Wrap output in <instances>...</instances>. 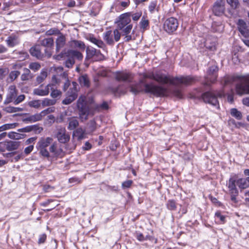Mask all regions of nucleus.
<instances>
[{"instance_id": "f257e3e1", "label": "nucleus", "mask_w": 249, "mask_h": 249, "mask_svg": "<svg viewBox=\"0 0 249 249\" xmlns=\"http://www.w3.org/2000/svg\"><path fill=\"white\" fill-rule=\"evenodd\" d=\"M130 91L134 94L141 92L152 94L156 96H165L168 94L167 89L153 83L147 84L144 80H140L139 82L130 86Z\"/></svg>"}, {"instance_id": "f03ea898", "label": "nucleus", "mask_w": 249, "mask_h": 249, "mask_svg": "<svg viewBox=\"0 0 249 249\" xmlns=\"http://www.w3.org/2000/svg\"><path fill=\"white\" fill-rule=\"evenodd\" d=\"M153 77V80H154L159 83L162 84H169L172 85H178L180 84L189 85L198 81L197 77L191 76L173 77L170 75L166 74L160 71L154 73Z\"/></svg>"}, {"instance_id": "7ed1b4c3", "label": "nucleus", "mask_w": 249, "mask_h": 249, "mask_svg": "<svg viewBox=\"0 0 249 249\" xmlns=\"http://www.w3.org/2000/svg\"><path fill=\"white\" fill-rule=\"evenodd\" d=\"M223 90L207 91L202 95V98L204 102L208 103L217 108H219V102L217 97H222L224 96Z\"/></svg>"}, {"instance_id": "20e7f679", "label": "nucleus", "mask_w": 249, "mask_h": 249, "mask_svg": "<svg viewBox=\"0 0 249 249\" xmlns=\"http://www.w3.org/2000/svg\"><path fill=\"white\" fill-rule=\"evenodd\" d=\"M77 107L79 111V118L82 121L88 119L89 114L90 107L85 101V97H80L77 102Z\"/></svg>"}, {"instance_id": "39448f33", "label": "nucleus", "mask_w": 249, "mask_h": 249, "mask_svg": "<svg viewBox=\"0 0 249 249\" xmlns=\"http://www.w3.org/2000/svg\"><path fill=\"white\" fill-rule=\"evenodd\" d=\"M103 39L108 45H113L114 41L118 42L121 37V33L118 29L113 31V33L111 30L105 32L103 34Z\"/></svg>"}, {"instance_id": "423d86ee", "label": "nucleus", "mask_w": 249, "mask_h": 249, "mask_svg": "<svg viewBox=\"0 0 249 249\" xmlns=\"http://www.w3.org/2000/svg\"><path fill=\"white\" fill-rule=\"evenodd\" d=\"M131 13L128 12L121 15L115 21L118 31L122 30L129 25L131 21Z\"/></svg>"}, {"instance_id": "0eeeda50", "label": "nucleus", "mask_w": 249, "mask_h": 249, "mask_svg": "<svg viewBox=\"0 0 249 249\" xmlns=\"http://www.w3.org/2000/svg\"><path fill=\"white\" fill-rule=\"evenodd\" d=\"M178 22L177 18L171 17L166 19L163 24L164 30L168 33L171 34L177 29Z\"/></svg>"}, {"instance_id": "6e6552de", "label": "nucleus", "mask_w": 249, "mask_h": 249, "mask_svg": "<svg viewBox=\"0 0 249 249\" xmlns=\"http://www.w3.org/2000/svg\"><path fill=\"white\" fill-rule=\"evenodd\" d=\"M218 71V67L215 65H213L209 67L207 71V74L205 77L206 81L204 83L206 85H209L211 83H214L217 78V72Z\"/></svg>"}, {"instance_id": "1a4fd4ad", "label": "nucleus", "mask_w": 249, "mask_h": 249, "mask_svg": "<svg viewBox=\"0 0 249 249\" xmlns=\"http://www.w3.org/2000/svg\"><path fill=\"white\" fill-rule=\"evenodd\" d=\"M236 178L231 177L227 183V186L229 189L230 193L231 195V200L234 203H237V201L236 196L238 194V191L235 185Z\"/></svg>"}, {"instance_id": "9d476101", "label": "nucleus", "mask_w": 249, "mask_h": 249, "mask_svg": "<svg viewBox=\"0 0 249 249\" xmlns=\"http://www.w3.org/2000/svg\"><path fill=\"white\" fill-rule=\"evenodd\" d=\"M236 92L239 95L249 94V77L243 79L236 85Z\"/></svg>"}, {"instance_id": "9b49d317", "label": "nucleus", "mask_w": 249, "mask_h": 249, "mask_svg": "<svg viewBox=\"0 0 249 249\" xmlns=\"http://www.w3.org/2000/svg\"><path fill=\"white\" fill-rule=\"evenodd\" d=\"M56 137L58 141L61 143H66L69 141L70 136L67 133L66 130L64 127H58L57 129Z\"/></svg>"}, {"instance_id": "f8f14e48", "label": "nucleus", "mask_w": 249, "mask_h": 249, "mask_svg": "<svg viewBox=\"0 0 249 249\" xmlns=\"http://www.w3.org/2000/svg\"><path fill=\"white\" fill-rule=\"evenodd\" d=\"M50 89H53L52 84H48L44 87L41 85L38 88L34 89L33 94L40 96H46L49 94Z\"/></svg>"}, {"instance_id": "ddd939ff", "label": "nucleus", "mask_w": 249, "mask_h": 249, "mask_svg": "<svg viewBox=\"0 0 249 249\" xmlns=\"http://www.w3.org/2000/svg\"><path fill=\"white\" fill-rule=\"evenodd\" d=\"M213 11L216 16L223 14L225 11L224 0H217L213 4Z\"/></svg>"}, {"instance_id": "4468645a", "label": "nucleus", "mask_w": 249, "mask_h": 249, "mask_svg": "<svg viewBox=\"0 0 249 249\" xmlns=\"http://www.w3.org/2000/svg\"><path fill=\"white\" fill-rule=\"evenodd\" d=\"M17 95V90L15 86H11L8 89V92L6 98L4 101V104H8L13 102Z\"/></svg>"}, {"instance_id": "2eb2a0df", "label": "nucleus", "mask_w": 249, "mask_h": 249, "mask_svg": "<svg viewBox=\"0 0 249 249\" xmlns=\"http://www.w3.org/2000/svg\"><path fill=\"white\" fill-rule=\"evenodd\" d=\"M115 79L118 81L130 82L133 79L132 75L128 72L117 71L115 73Z\"/></svg>"}, {"instance_id": "dca6fc26", "label": "nucleus", "mask_w": 249, "mask_h": 249, "mask_svg": "<svg viewBox=\"0 0 249 249\" xmlns=\"http://www.w3.org/2000/svg\"><path fill=\"white\" fill-rule=\"evenodd\" d=\"M238 28L244 37L249 38V30L248 29V27L246 23L242 19H239L237 23Z\"/></svg>"}, {"instance_id": "f3484780", "label": "nucleus", "mask_w": 249, "mask_h": 249, "mask_svg": "<svg viewBox=\"0 0 249 249\" xmlns=\"http://www.w3.org/2000/svg\"><path fill=\"white\" fill-rule=\"evenodd\" d=\"M94 56H99L100 59L104 57L101 54L99 50H97L93 47L88 46L86 49V59H90Z\"/></svg>"}, {"instance_id": "a211bd4d", "label": "nucleus", "mask_w": 249, "mask_h": 249, "mask_svg": "<svg viewBox=\"0 0 249 249\" xmlns=\"http://www.w3.org/2000/svg\"><path fill=\"white\" fill-rule=\"evenodd\" d=\"M216 38L213 36H208L204 42V46L210 51L215 50Z\"/></svg>"}, {"instance_id": "6ab92c4d", "label": "nucleus", "mask_w": 249, "mask_h": 249, "mask_svg": "<svg viewBox=\"0 0 249 249\" xmlns=\"http://www.w3.org/2000/svg\"><path fill=\"white\" fill-rule=\"evenodd\" d=\"M69 46L73 49H79L84 51L86 48V45L84 42L78 40H71L68 43Z\"/></svg>"}, {"instance_id": "aec40b11", "label": "nucleus", "mask_w": 249, "mask_h": 249, "mask_svg": "<svg viewBox=\"0 0 249 249\" xmlns=\"http://www.w3.org/2000/svg\"><path fill=\"white\" fill-rule=\"evenodd\" d=\"M53 142L51 137L41 138L36 143V148H47Z\"/></svg>"}, {"instance_id": "412c9836", "label": "nucleus", "mask_w": 249, "mask_h": 249, "mask_svg": "<svg viewBox=\"0 0 249 249\" xmlns=\"http://www.w3.org/2000/svg\"><path fill=\"white\" fill-rule=\"evenodd\" d=\"M49 150L51 153L55 157H62L64 155L63 150L60 148L57 147V144L56 142H52L51 143Z\"/></svg>"}, {"instance_id": "4be33fe9", "label": "nucleus", "mask_w": 249, "mask_h": 249, "mask_svg": "<svg viewBox=\"0 0 249 249\" xmlns=\"http://www.w3.org/2000/svg\"><path fill=\"white\" fill-rule=\"evenodd\" d=\"M65 36L61 33L59 34V36L56 39V51L58 52L61 49H62L66 44Z\"/></svg>"}, {"instance_id": "5701e85b", "label": "nucleus", "mask_w": 249, "mask_h": 249, "mask_svg": "<svg viewBox=\"0 0 249 249\" xmlns=\"http://www.w3.org/2000/svg\"><path fill=\"white\" fill-rule=\"evenodd\" d=\"M235 177L236 178V182L235 184L236 183L237 185L239 187V188L244 189H246L249 186V184L248 183V181L247 180V178H239L237 179V177L236 175H234L232 176V177Z\"/></svg>"}, {"instance_id": "b1692460", "label": "nucleus", "mask_w": 249, "mask_h": 249, "mask_svg": "<svg viewBox=\"0 0 249 249\" xmlns=\"http://www.w3.org/2000/svg\"><path fill=\"white\" fill-rule=\"evenodd\" d=\"M30 53L32 56L38 59L41 58L43 55L39 46L32 47L30 50Z\"/></svg>"}, {"instance_id": "393cba45", "label": "nucleus", "mask_w": 249, "mask_h": 249, "mask_svg": "<svg viewBox=\"0 0 249 249\" xmlns=\"http://www.w3.org/2000/svg\"><path fill=\"white\" fill-rule=\"evenodd\" d=\"M7 142V150L13 151L17 150L20 146V142L18 141H6Z\"/></svg>"}, {"instance_id": "a878e982", "label": "nucleus", "mask_w": 249, "mask_h": 249, "mask_svg": "<svg viewBox=\"0 0 249 249\" xmlns=\"http://www.w3.org/2000/svg\"><path fill=\"white\" fill-rule=\"evenodd\" d=\"M88 39L89 41H90L91 43L95 44V45H96L97 47H98L100 48L103 49V48H105V47H106L105 44L104 43V42L102 40H101L100 39L96 38L93 36H90L89 37Z\"/></svg>"}, {"instance_id": "bb28decb", "label": "nucleus", "mask_w": 249, "mask_h": 249, "mask_svg": "<svg viewBox=\"0 0 249 249\" xmlns=\"http://www.w3.org/2000/svg\"><path fill=\"white\" fill-rule=\"evenodd\" d=\"M132 25L130 24L127 26L125 28H124L123 29V35L125 36V37L124 38L125 41H129L132 39V37L130 35H129L128 34L130 33L132 28Z\"/></svg>"}, {"instance_id": "cd10ccee", "label": "nucleus", "mask_w": 249, "mask_h": 249, "mask_svg": "<svg viewBox=\"0 0 249 249\" xmlns=\"http://www.w3.org/2000/svg\"><path fill=\"white\" fill-rule=\"evenodd\" d=\"M72 87H71L69 90V91L67 92V95H69L71 97L74 96V99H75L77 97V84L76 82H73L72 83Z\"/></svg>"}, {"instance_id": "c85d7f7f", "label": "nucleus", "mask_w": 249, "mask_h": 249, "mask_svg": "<svg viewBox=\"0 0 249 249\" xmlns=\"http://www.w3.org/2000/svg\"><path fill=\"white\" fill-rule=\"evenodd\" d=\"M41 45L47 48H52L53 46L54 41L52 37L46 38L40 41Z\"/></svg>"}, {"instance_id": "c756f323", "label": "nucleus", "mask_w": 249, "mask_h": 249, "mask_svg": "<svg viewBox=\"0 0 249 249\" xmlns=\"http://www.w3.org/2000/svg\"><path fill=\"white\" fill-rule=\"evenodd\" d=\"M43 117L40 112L39 113H36L34 115L30 116L29 117L26 118L25 120L30 123H33L41 120Z\"/></svg>"}, {"instance_id": "7c9ffc66", "label": "nucleus", "mask_w": 249, "mask_h": 249, "mask_svg": "<svg viewBox=\"0 0 249 249\" xmlns=\"http://www.w3.org/2000/svg\"><path fill=\"white\" fill-rule=\"evenodd\" d=\"M47 71L45 70H42L39 75H38L36 78V82L37 84L42 83L47 77Z\"/></svg>"}, {"instance_id": "2f4dec72", "label": "nucleus", "mask_w": 249, "mask_h": 249, "mask_svg": "<svg viewBox=\"0 0 249 249\" xmlns=\"http://www.w3.org/2000/svg\"><path fill=\"white\" fill-rule=\"evenodd\" d=\"M68 121H69V125L68 129L71 130L75 129L79 124L78 121L74 117H71L69 118Z\"/></svg>"}, {"instance_id": "473e14b6", "label": "nucleus", "mask_w": 249, "mask_h": 249, "mask_svg": "<svg viewBox=\"0 0 249 249\" xmlns=\"http://www.w3.org/2000/svg\"><path fill=\"white\" fill-rule=\"evenodd\" d=\"M32 78L30 70L27 68L23 69V73L21 74L20 78L22 81L29 80Z\"/></svg>"}, {"instance_id": "72a5a7b5", "label": "nucleus", "mask_w": 249, "mask_h": 249, "mask_svg": "<svg viewBox=\"0 0 249 249\" xmlns=\"http://www.w3.org/2000/svg\"><path fill=\"white\" fill-rule=\"evenodd\" d=\"M22 108L18 107L8 106L3 108V110L6 113H11L22 111Z\"/></svg>"}, {"instance_id": "f704fd0d", "label": "nucleus", "mask_w": 249, "mask_h": 249, "mask_svg": "<svg viewBox=\"0 0 249 249\" xmlns=\"http://www.w3.org/2000/svg\"><path fill=\"white\" fill-rule=\"evenodd\" d=\"M80 84L82 86L89 87V80L86 75H82L78 79Z\"/></svg>"}, {"instance_id": "c9c22d12", "label": "nucleus", "mask_w": 249, "mask_h": 249, "mask_svg": "<svg viewBox=\"0 0 249 249\" xmlns=\"http://www.w3.org/2000/svg\"><path fill=\"white\" fill-rule=\"evenodd\" d=\"M18 38L16 36H10L7 40V43L9 47H13L18 43Z\"/></svg>"}, {"instance_id": "e433bc0d", "label": "nucleus", "mask_w": 249, "mask_h": 249, "mask_svg": "<svg viewBox=\"0 0 249 249\" xmlns=\"http://www.w3.org/2000/svg\"><path fill=\"white\" fill-rule=\"evenodd\" d=\"M17 125L18 124L17 123L4 124L0 126V132L8 129H13L15 128Z\"/></svg>"}, {"instance_id": "4c0bfd02", "label": "nucleus", "mask_w": 249, "mask_h": 249, "mask_svg": "<svg viewBox=\"0 0 249 249\" xmlns=\"http://www.w3.org/2000/svg\"><path fill=\"white\" fill-rule=\"evenodd\" d=\"M11 155H15V156L13 157L12 159L13 161L17 162L20 159H22L24 157V153L22 152H16V153H12L10 154Z\"/></svg>"}, {"instance_id": "58836bf2", "label": "nucleus", "mask_w": 249, "mask_h": 249, "mask_svg": "<svg viewBox=\"0 0 249 249\" xmlns=\"http://www.w3.org/2000/svg\"><path fill=\"white\" fill-rule=\"evenodd\" d=\"M70 55L76 57L78 60H82L83 58V54L79 51L76 50H70L68 51Z\"/></svg>"}, {"instance_id": "ea45409f", "label": "nucleus", "mask_w": 249, "mask_h": 249, "mask_svg": "<svg viewBox=\"0 0 249 249\" xmlns=\"http://www.w3.org/2000/svg\"><path fill=\"white\" fill-rule=\"evenodd\" d=\"M74 134L78 140H82L85 137V132L82 128H79L75 130Z\"/></svg>"}, {"instance_id": "a19ab883", "label": "nucleus", "mask_w": 249, "mask_h": 249, "mask_svg": "<svg viewBox=\"0 0 249 249\" xmlns=\"http://www.w3.org/2000/svg\"><path fill=\"white\" fill-rule=\"evenodd\" d=\"M56 101L54 100H52L48 98H45L41 102V105L43 107L52 106L55 104Z\"/></svg>"}, {"instance_id": "79ce46f5", "label": "nucleus", "mask_w": 249, "mask_h": 249, "mask_svg": "<svg viewBox=\"0 0 249 249\" xmlns=\"http://www.w3.org/2000/svg\"><path fill=\"white\" fill-rule=\"evenodd\" d=\"M148 10L150 13H153L156 10L158 11L157 7V1H151L148 6Z\"/></svg>"}, {"instance_id": "37998d69", "label": "nucleus", "mask_w": 249, "mask_h": 249, "mask_svg": "<svg viewBox=\"0 0 249 249\" xmlns=\"http://www.w3.org/2000/svg\"><path fill=\"white\" fill-rule=\"evenodd\" d=\"M231 114L233 117H235L237 120H240L242 118L241 113L236 108L231 109Z\"/></svg>"}, {"instance_id": "c03bdc74", "label": "nucleus", "mask_w": 249, "mask_h": 249, "mask_svg": "<svg viewBox=\"0 0 249 249\" xmlns=\"http://www.w3.org/2000/svg\"><path fill=\"white\" fill-rule=\"evenodd\" d=\"M29 68L32 71H36L40 69L41 66L38 62H32L29 64Z\"/></svg>"}, {"instance_id": "a18cd8bd", "label": "nucleus", "mask_w": 249, "mask_h": 249, "mask_svg": "<svg viewBox=\"0 0 249 249\" xmlns=\"http://www.w3.org/2000/svg\"><path fill=\"white\" fill-rule=\"evenodd\" d=\"M140 25L141 29L145 30L149 26V21L143 17L140 22Z\"/></svg>"}, {"instance_id": "49530a36", "label": "nucleus", "mask_w": 249, "mask_h": 249, "mask_svg": "<svg viewBox=\"0 0 249 249\" xmlns=\"http://www.w3.org/2000/svg\"><path fill=\"white\" fill-rule=\"evenodd\" d=\"M167 208L170 210H175L177 208L176 203L173 200H169L166 204Z\"/></svg>"}, {"instance_id": "de8ad7c7", "label": "nucleus", "mask_w": 249, "mask_h": 249, "mask_svg": "<svg viewBox=\"0 0 249 249\" xmlns=\"http://www.w3.org/2000/svg\"><path fill=\"white\" fill-rule=\"evenodd\" d=\"M20 72L18 71H11L9 75L11 81L12 82L15 80L20 75Z\"/></svg>"}, {"instance_id": "09e8293b", "label": "nucleus", "mask_w": 249, "mask_h": 249, "mask_svg": "<svg viewBox=\"0 0 249 249\" xmlns=\"http://www.w3.org/2000/svg\"><path fill=\"white\" fill-rule=\"evenodd\" d=\"M135 237L140 242L145 241L149 238V236H146L144 237L142 233L139 232H136L135 233Z\"/></svg>"}, {"instance_id": "8fccbe9b", "label": "nucleus", "mask_w": 249, "mask_h": 249, "mask_svg": "<svg viewBox=\"0 0 249 249\" xmlns=\"http://www.w3.org/2000/svg\"><path fill=\"white\" fill-rule=\"evenodd\" d=\"M28 105L31 107L37 108L40 107L41 102L39 100H33L29 102Z\"/></svg>"}, {"instance_id": "3c124183", "label": "nucleus", "mask_w": 249, "mask_h": 249, "mask_svg": "<svg viewBox=\"0 0 249 249\" xmlns=\"http://www.w3.org/2000/svg\"><path fill=\"white\" fill-rule=\"evenodd\" d=\"M8 137L12 139L19 140L21 139V135L18 133L11 131L7 134Z\"/></svg>"}, {"instance_id": "603ef678", "label": "nucleus", "mask_w": 249, "mask_h": 249, "mask_svg": "<svg viewBox=\"0 0 249 249\" xmlns=\"http://www.w3.org/2000/svg\"><path fill=\"white\" fill-rule=\"evenodd\" d=\"M39 151V153L42 156L46 158H49L50 157V154L47 148H36Z\"/></svg>"}, {"instance_id": "864d4df0", "label": "nucleus", "mask_w": 249, "mask_h": 249, "mask_svg": "<svg viewBox=\"0 0 249 249\" xmlns=\"http://www.w3.org/2000/svg\"><path fill=\"white\" fill-rule=\"evenodd\" d=\"M36 127V126L35 125L27 126L22 128L19 129L18 131L19 132H29L33 130H35Z\"/></svg>"}, {"instance_id": "5fc2aeb1", "label": "nucleus", "mask_w": 249, "mask_h": 249, "mask_svg": "<svg viewBox=\"0 0 249 249\" xmlns=\"http://www.w3.org/2000/svg\"><path fill=\"white\" fill-rule=\"evenodd\" d=\"M227 3L233 8H236L239 5L238 0H227Z\"/></svg>"}, {"instance_id": "6e6d98bb", "label": "nucleus", "mask_w": 249, "mask_h": 249, "mask_svg": "<svg viewBox=\"0 0 249 249\" xmlns=\"http://www.w3.org/2000/svg\"><path fill=\"white\" fill-rule=\"evenodd\" d=\"M74 96L71 97L69 95H67L66 98L63 100L62 103L64 105H69L71 104L72 102H73L74 100Z\"/></svg>"}, {"instance_id": "4d7b16f0", "label": "nucleus", "mask_w": 249, "mask_h": 249, "mask_svg": "<svg viewBox=\"0 0 249 249\" xmlns=\"http://www.w3.org/2000/svg\"><path fill=\"white\" fill-rule=\"evenodd\" d=\"M142 13L141 11L133 14L131 13V17H132L133 20L135 21H138L142 16Z\"/></svg>"}, {"instance_id": "13d9d810", "label": "nucleus", "mask_w": 249, "mask_h": 249, "mask_svg": "<svg viewBox=\"0 0 249 249\" xmlns=\"http://www.w3.org/2000/svg\"><path fill=\"white\" fill-rule=\"evenodd\" d=\"M46 34L48 36H51L53 35H59L60 32L57 29L53 28L48 30Z\"/></svg>"}, {"instance_id": "bf43d9fd", "label": "nucleus", "mask_w": 249, "mask_h": 249, "mask_svg": "<svg viewBox=\"0 0 249 249\" xmlns=\"http://www.w3.org/2000/svg\"><path fill=\"white\" fill-rule=\"evenodd\" d=\"M25 96L23 94L20 95L17 97H16L13 103L15 105H18L20 103L22 102L25 99Z\"/></svg>"}, {"instance_id": "052dcab7", "label": "nucleus", "mask_w": 249, "mask_h": 249, "mask_svg": "<svg viewBox=\"0 0 249 249\" xmlns=\"http://www.w3.org/2000/svg\"><path fill=\"white\" fill-rule=\"evenodd\" d=\"M74 63L75 61L73 58H69L65 61V66L68 68H72Z\"/></svg>"}, {"instance_id": "680f3d73", "label": "nucleus", "mask_w": 249, "mask_h": 249, "mask_svg": "<svg viewBox=\"0 0 249 249\" xmlns=\"http://www.w3.org/2000/svg\"><path fill=\"white\" fill-rule=\"evenodd\" d=\"M132 183L133 181L131 180H128L124 181L122 183V187L123 189L129 188L131 186Z\"/></svg>"}, {"instance_id": "e2e57ef3", "label": "nucleus", "mask_w": 249, "mask_h": 249, "mask_svg": "<svg viewBox=\"0 0 249 249\" xmlns=\"http://www.w3.org/2000/svg\"><path fill=\"white\" fill-rule=\"evenodd\" d=\"M215 216L218 218L222 223H224L225 222V216L222 215L219 212H217L215 213Z\"/></svg>"}, {"instance_id": "0e129e2a", "label": "nucleus", "mask_w": 249, "mask_h": 249, "mask_svg": "<svg viewBox=\"0 0 249 249\" xmlns=\"http://www.w3.org/2000/svg\"><path fill=\"white\" fill-rule=\"evenodd\" d=\"M61 94V92L60 90L57 89H53L52 90L51 93V96L52 97L55 98L60 96Z\"/></svg>"}, {"instance_id": "69168bd1", "label": "nucleus", "mask_w": 249, "mask_h": 249, "mask_svg": "<svg viewBox=\"0 0 249 249\" xmlns=\"http://www.w3.org/2000/svg\"><path fill=\"white\" fill-rule=\"evenodd\" d=\"M33 149H34V145H30L24 149V153L26 155H27L29 154L33 151Z\"/></svg>"}, {"instance_id": "338daca9", "label": "nucleus", "mask_w": 249, "mask_h": 249, "mask_svg": "<svg viewBox=\"0 0 249 249\" xmlns=\"http://www.w3.org/2000/svg\"><path fill=\"white\" fill-rule=\"evenodd\" d=\"M7 142H0V151L4 152L7 150Z\"/></svg>"}, {"instance_id": "774afa93", "label": "nucleus", "mask_w": 249, "mask_h": 249, "mask_svg": "<svg viewBox=\"0 0 249 249\" xmlns=\"http://www.w3.org/2000/svg\"><path fill=\"white\" fill-rule=\"evenodd\" d=\"M47 238V235L45 234H42L39 236L38 243L39 244L44 243Z\"/></svg>"}]
</instances>
